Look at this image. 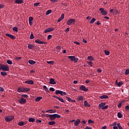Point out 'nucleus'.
Masks as SVG:
<instances>
[{
    "label": "nucleus",
    "instance_id": "obj_2",
    "mask_svg": "<svg viewBox=\"0 0 129 129\" xmlns=\"http://www.w3.org/2000/svg\"><path fill=\"white\" fill-rule=\"evenodd\" d=\"M17 91L18 92H28L30 91V89L27 88L20 87L17 89Z\"/></svg>",
    "mask_w": 129,
    "mask_h": 129
},
{
    "label": "nucleus",
    "instance_id": "obj_51",
    "mask_svg": "<svg viewBox=\"0 0 129 129\" xmlns=\"http://www.w3.org/2000/svg\"><path fill=\"white\" fill-rule=\"evenodd\" d=\"M88 64L89 66H90L91 67H92V62L91 61L88 62Z\"/></svg>",
    "mask_w": 129,
    "mask_h": 129
},
{
    "label": "nucleus",
    "instance_id": "obj_47",
    "mask_svg": "<svg viewBox=\"0 0 129 129\" xmlns=\"http://www.w3.org/2000/svg\"><path fill=\"white\" fill-rule=\"evenodd\" d=\"M125 75H128L129 74V69H127L125 72Z\"/></svg>",
    "mask_w": 129,
    "mask_h": 129
},
{
    "label": "nucleus",
    "instance_id": "obj_57",
    "mask_svg": "<svg viewBox=\"0 0 129 129\" xmlns=\"http://www.w3.org/2000/svg\"><path fill=\"white\" fill-rule=\"evenodd\" d=\"M125 109L126 110H129V106L128 105L126 106L125 107Z\"/></svg>",
    "mask_w": 129,
    "mask_h": 129
},
{
    "label": "nucleus",
    "instance_id": "obj_45",
    "mask_svg": "<svg viewBox=\"0 0 129 129\" xmlns=\"http://www.w3.org/2000/svg\"><path fill=\"white\" fill-rule=\"evenodd\" d=\"M13 30L14 31V32H18V28L17 27H13Z\"/></svg>",
    "mask_w": 129,
    "mask_h": 129
},
{
    "label": "nucleus",
    "instance_id": "obj_62",
    "mask_svg": "<svg viewBox=\"0 0 129 129\" xmlns=\"http://www.w3.org/2000/svg\"><path fill=\"white\" fill-rule=\"evenodd\" d=\"M122 103H119V104H118V107H121V105H122Z\"/></svg>",
    "mask_w": 129,
    "mask_h": 129
},
{
    "label": "nucleus",
    "instance_id": "obj_34",
    "mask_svg": "<svg viewBox=\"0 0 129 129\" xmlns=\"http://www.w3.org/2000/svg\"><path fill=\"white\" fill-rule=\"evenodd\" d=\"M78 100L79 101H81V100H83V96H79V97L78 98Z\"/></svg>",
    "mask_w": 129,
    "mask_h": 129
},
{
    "label": "nucleus",
    "instance_id": "obj_13",
    "mask_svg": "<svg viewBox=\"0 0 129 129\" xmlns=\"http://www.w3.org/2000/svg\"><path fill=\"white\" fill-rule=\"evenodd\" d=\"M49 84H52L53 85L56 84V82L55 80L53 78L50 79Z\"/></svg>",
    "mask_w": 129,
    "mask_h": 129
},
{
    "label": "nucleus",
    "instance_id": "obj_5",
    "mask_svg": "<svg viewBox=\"0 0 129 129\" xmlns=\"http://www.w3.org/2000/svg\"><path fill=\"white\" fill-rule=\"evenodd\" d=\"M75 23V20L73 19H70L68 20L67 21V25H69V26H71V25H74Z\"/></svg>",
    "mask_w": 129,
    "mask_h": 129
},
{
    "label": "nucleus",
    "instance_id": "obj_37",
    "mask_svg": "<svg viewBox=\"0 0 129 129\" xmlns=\"http://www.w3.org/2000/svg\"><path fill=\"white\" fill-rule=\"evenodd\" d=\"M47 64H51V65H53L54 63V61H47Z\"/></svg>",
    "mask_w": 129,
    "mask_h": 129
},
{
    "label": "nucleus",
    "instance_id": "obj_39",
    "mask_svg": "<svg viewBox=\"0 0 129 129\" xmlns=\"http://www.w3.org/2000/svg\"><path fill=\"white\" fill-rule=\"evenodd\" d=\"M104 53H105V55H106L107 56H108V55H109V54H110L109 51H107V50H105Z\"/></svg>",
    "mask_w": 129,
    "mask_h": 129
},
{
    "label": "nucleus",
    "instance_id": "obj_59",
    "mask_svg": "<svg viewBox=\"0 0 129 129\" xmlns=\"http://www.w3.org/2000/svg\"><path fill=\"white\" fill-rule=\"evenodd\" d=\"M22 57H17L15 58V60H18L19 61V60H20V59H21Z\"/></svg>",
    "mask_w": 129,
    "mask_h": 129
},
{
    "label": "nucleus",
    "instance_id": "obj_17",
    "mask_svg": "<svg viewBox=\"0 0 129 129\" xmlns=\"http://www.w3.org/2000/svg\"><path fill=\"white\" fill-rule=\"evenodd\" d=\"M79 123H80V119H77L75 121L74 124H75V126H78L79 125Z\"/></svg>",
    "mask_w": 129,
    "mask_h": 129
},
{
    "label": "nucleus",
    "instance_id": "obj_56",
    "mask_svg": "<svg viewBox=\"0 0 129 129\" xmlns=\"http://www.w3.org/2000/svg\"><path fill=\"white\" fill-rule=\"evenodd\" d=\"M58 1H59V0H50V2H51V3H54L58 2Z\"/></svg>",
    "mask_w": 129,
    "mask_h": 129
},
{
    "label": "nucleus",
    "instance_id": "obj_63",
    "mask_svg": "<svg viewBox=\"0 0 129 129\" xmlns=\"http://www.w3.org/2000/svg\"><path fill=\"white\" fill-rule=\"evenodd\" d=\"M116 124H117V123H116V122H114L112 124V125H113V126H115V125H116Z\"/></svg>",
    "mask_w": 129,
    "mask_h": 129
},
{
    "label": "nucleus",
    "instance_id": "obj_15",
    "mask_svg": "<svg viewBox=\"0 0 129 129\" xmlns=\"http://www.w3.org/2000/svg\"><path fill=\"white\" fill-rule=\"evenodd\" d=\"M28 122V121H20L18 122V125H20V126H23V125H25Z\"/></svg>",
    "mask_w": 129,
    "mask_h": 129
},
{
    "label": "nucleus",
    "instance_id": "obj_4",
    "mask_svg": "<svg viewBox=\"0 0 129 129\" xmlns=\"http://www.w3.org/2000/svg\"><path fill=\"white\" fill-rule=\"evenodd\" d=\"M69 59L71 60L72 62H74L75 63H77L78 62V58H76L75 56H69L68 57Z\"/></svg>",
    "mask_w": 129,
    "mask_h": 129
},
{
    "label": "nucleus",
    "instance_id": "obj_36",
    "mask_svg": "<svg viewBox=\"0 0 129 129\" xmlns=\"http://www.w3.org/2000/svg\"><path fill=\"white\" fill-rule=\"evenodd\" d=\"M7 63L9 65H12V64H13V61H12V60H8L7 61Z\"/></svg>",
    "mask_w": 129,
    "mask_h": 129
},
{
    "label": "nucleus",
    "instance_id": "obj_61",
    "mask_svg": "<svg viewBox=\"0 0 129 129\" xmlns=\"http://www.w3.org/2000/svg\"><path fill=\"white\" fill-rule=\"evenodd\" d=\"M74 44H76V45H80V43L77 41H74Z\"/></svg>",
    "mask_w": 129,
    "mask_h": 129
},
{
    "label": "nucleus",
    "instance_id": "obj_23",
    "mask_svg": "<svg viewBox=\"0 0 129 129\" xmlns=\"http://www.w3.org/2000/svg\"><path fill=\"white\" fill-rule=\"evenodd\" d=\"M64 19V14L61 15L60 18H59L57 20L58 23H60V21H62Z\"/></svg>",
    "mask_w": 129,
    "mask_h": 129
},
{
    "label": "nucleus",
    "instance_id": "obj_10",
    "mask_svg": "<svg viewBox=\"0 0 129 129\" xmlns=\"http://www.w3.org/2000/svg\"><path fill=\"white\" fill-rule=\"evenodd\" d=\"M80 90H83V91H85V92L88 91V89H86L85 88V86H84V85L81 86L80 87Z\"/></svg>",
    "mask_w": 129,
    "mask_h": 129
},
{
    "label": "nucleus",
    "instance_id": "obj_20",
    "mask_svg": "<svg viewBox=\"0 0 129 129\" xmlns=\"http://www.w3.org/2000/svg\"><path fill=\"white\" fill-rule=\"evenodd\" d=\"M84 106H86V107H90V104L88 103L87 101H84Z\"/></svg>",
    "mask_w": 129,
    "mask_h": 129
},
{
    "label": "nucleus",
    "instance_id": "obj_38",
    "mask_svg": "<svg viewBox=\"0 0 129 129\" xmlns=\"http://www.w3.org/2000/svg\"><path fill=\"white\" fill-rule=\"evenodd\" d=\"M55 94H61V91L58 90H56L55 92Z\"/></svg>",
    "mask_w": 129,
    "mask_h": 129
},
{
    "label": "nucleus",
    "instance_id": "obj_32",
    "mask_svg": "<svg viewBox=\"0 0 129 129\" xmlns=\"http://www.w3.org/2000/svg\"><path fill=\"white\" fill-rule=\"evenodd\" d=\"M88 60H91L92 61H93L94 60L93 56H89L87 58Z\"/></svg>",
    "mask_w": 129,
    "mask_h": 129
},
{
    "label": "nucleus",
    "instance_id": "obj_53",
    "mask_svg": "<svg viewBox=\"0 0 129 129\" xmlns=\"http://www.w3.org/2000/svg\"><path fill=\"white\" fill-rule=\"evenodd\" d=\"M102 71L101 70V69H97V72H98V73H101Z\"/></svg>",
    "mask_w": 129,
    "mask_h": 129
},
{
    "label": "nucleus",
    "instance_id": "obj_58",
    "mask_svg": "<svg viewBox=\"0 0 129 129\" xmlns=\"http://www.w3.org/2000/svg\"><path fill=\"white\" fill-rule=\"evenodd\" d=\"M55 112H56V110H54L53 111H51L49 112V113H55Z\"/></svg>",
    "mask_w": 129,
    "mask_h": 129
},
{
    "label": "nucleus",
    "instance_id": "obj_35",
    "mask_svg": "<svg viewBox=\"0 0 129 129\" xmlns=\"http://www.w3.org/2000/svg\"><path fill=\"white\" fill-rule=\"evenodd\" d=\"M95 21H96V19H95V18H93L91 21H90V24H93Z\"/></svg>",
    "mask_w": 129,
    "mask_h": 129
},
{
    "label": "nucleus",
    "instance_id": "obj_43",
    "mask_svg": "<svg viewBox=\"0 0 129 129\" xmlns=\"http://www.w3.org/2000/svg\"><path fill=\"white\" fill-rule=\"evenodd\" d=\"M57 99L61 102H64V100L60 97H59L58 99Z\"/></svg>",
    "mask_w": 129,
    "mask_h": 129
},
{
    "label": "nucleus",
    "instance_id": "obj_11",
    "mask_svg": "<svg viewBox=\"0 0 129 129\" xmlns=\"http://www.w3.org/2000/svg\"><path fill=\"white\" fill-rule=\"evenodd\" d=\"M6 36H7V37H9V38H11V39H12V40H15V39H16V36H15L12 34L7 33L6 34Z\"/></svg>",
    "mask_w": 129,
    "mask_h": 129
},
{
    "label": "nucleus",
    "instance_id": "obj_44",
    "mask_svg": "<svg viewBox=\"0 0 129 129\" xmlns=\"http://www.w3.org/2000/svg\"><path fill=\"white\" fill-rule=\"evenodd\" d=\"M43 89H45V91H48V88H47V86H46L45 85L43 86Z\"/></svg>",
    "mask_w": 129,
    "mask_h": 129
},
{
    "label": "nucleus",
    "instance_id": "obj_1",
    "mask_svg": "<svg viewBox=\"0 0 129 129\" xmlns=\"http://www.w3.org/2000/svg\"><path fill=\"white\" fill-rule=\"evenodd\" d=\"M46 115H49V119L50 120H54L55 118H60L61 117V115L58 114H46Z\"/></svg>",
    "mask_w": 129,
    "mask_h": 129
},
{
    "label": "nucleus",
    "instance_id": "obj_18",
    "mask_svg": "<svg viewBox=\"0 0 129 129\" xmlns=\"http://www.w3.org/2000/svg\"><path fill=\"white\" fill-rule=\"evenodd\" d=\"M25 83H26V84H30V85H32L34 83V81L32 80H28L25 81Z\"/></svg>",
    "mask_w": 129,
    "mask_h": 129
},
{
    "label": "nucleus",
    "instance_id": "obj_48",
    "mask_svg": "<svg viewBox=\"0 0 129 129\" xmlns=\"http://www.w3.org/2000/svg\"><path fill=\"white\" fill-rule=\"evenodd\" d=\"M28 49H33V46L31 44H29L28 45Z\"/></svg>",
    "mask_w": 129,
    "mask_h": 129
},
{
    "label": "nucleus",
    "instance_id": "obj_33",
    "mask_svg": "<svg viewBox=\"0 0 129 129\" xmlns=\"http://www.w3.org/2000/svg\"><path fill=\"white\" fill-rule=\"evenodd\" d=\"M60 95L62 96V95H67V93H66V92H63L62 91H60Z\"/></svg>",
    "mask_w": 129,
    "mask_h": 129
},
{
    "label": "nucleus",
    "instance_id": "obj_52",
    "mask_svg": "<svg viewBox=\"0 0 129 129\" xmlns=\"http://www.w3.org/2000/svg\"><path fill=\"white\" fill-rule=\"evenodd\" d=\"M52 38V35H48L47 36V40H50Z\"/></svg>",
    "mask_w": 129,
    "mask_h": 129
},
{
    "label": "nucleus",
    "instance_id": "obj_24",
    "mask_svg": "<svg viewBox=\"0 0 129 129\" xmlns=\"http://www.w3.org/2000/svg\"><path fill=\"white\" fill-rule=\"evenodd\" d=\"M28 63L30 64V65H33V64H36V61L33 60H29L28 61Z\"/></svg>",
    "mask_w": 129,
    "mask_h": 129
},
{
    "label": "nucleus",
    "instance_id": "obj_46",
    "mask_svg": "<svg viewBox=\"0 0 129 129\" xmlns=\"http://www.w3.org/2000/svg\"><path fill=\"white\" fill-rule=\"evenodd\" d=\"M88 123H94V121H93L91 119H89L88 120Z\"/></svg>",
    "mask_w": 129,
    "mask_h": 129
},
{
    "label": "nucleus",
    "instance_id": "obj_64",
    "mask_svg": "<svg viewBox=\"0 0 129 129\" xmlns=\"http://www.w3.org/2000/svg\"><path fill=\"white\" fill-rule=\"evenodd\" d=\"M85 129H92V128L91 127L87 126Z\"/></svg>",
    "mask_w": 129,
    "mask_h": 129
},
{
    "label": "nucleus",
    "instance_id": "obj_12",
    "mask_svg": "<svg viewBox=\"0 0 129 129\" xmlns=\"http://www.w3.org/2000/svg\"><path fill=\"white\" fill-rule=\"evenodd\" d=\"M52 31H54L53 28H49L47 29H45L44 30V33H49V32H52Z\"/></svg>",
    "mask_w": 129,
    "mask_h": 129
},
{
    "label": "nucleus",
    "instance_id": "obj_41",
    "mask_svg": "<svg viewBox=\"0 0 129 129\" xmlns=\"http://www.w3.org/2000/svg\"><path fill=\"white\" fill-rule=\"evenodd\" d=\"M117 127H118L119 129H122L121 126H120V123H118L117 124Z\"/></svg>",
    "mask_w": 129,
    "mask_h": 129
},
{
    "label": "nucleus",
    "instance_id": "obj_42",
    "mask_svg": "<svg viewBox=\"0 0 129 129\" xmlns=\"http://www.w3.org/2000/svg\"><path fill=\"white\" fill-rule=\"evenodd\" d=\"M34 38H35V37H34V35L33 34V33H31L30 36V39H31V40H33Z\"/></svg>",
    "mask_w": 129,
    "mask_h": 129
},
{
    "label": "nucleus",
    "instance_id": "obj_21",
    "mask_svg": "<svg viewBox=\"0 0 129 129\" xmlns=\"http://www.w3.org/2000/svg\"><path fill=\"white\" fill-rule=\"evenodd\" d=\"M15 4H23L24 1H23V0H15Z\"/></svg>",
    "mask_w": 129,
    "mask_h": 129
},
{
    "label": "nucleus",
    "instance_id": "obj_16",
    "mask_svg": "<svg viewBox=\"0 0 129 129\" xmlns=\"http://www.w3.org/2000/svg\"><path fill=\"white\" fill-rule=\"evenodd\" d=\"M33 20H34V18H33L32 17H29V23L30 26H32V25H33Z\"/></svg>",
    "mask_w": 129,
    "mask_h": 129
},
{
    "label": "nucleus",
    "instance_id": "obj_6",
    "mask_svg": "<svg viewBox=\"0 0 129 129\" xmlns=\"http://www.w3.org/2000/svg\"><path fill=\"white\" fill-rule=\"evenodd\" d=\"M99 10L101 12V14H102V16H106V15H107V12H106L104 9L100 8Z\"/></svg>",
    "mask_w": 129,
    "mask_h": 129
},
{
    "label": "nucleus",
    "instance_id": "obj_27",
    "mask_svg": "<svg viewBox=\"0 0 129 129\" xmlns=\"http://www.w3.org/2000/svg\"><path fill=\"white\" fill-rule=\"evenodd\" d=\"M55 123H56V122L54 121H51L48 122V124H49V125H54Z\"/></svg>",
    "mask_w": 129,
    "mask_h": 129
},
{
    "label": "nucleus",
    "instance_id": "obj_54",
    "mask_svg": "<svg viewBox=\"0 0 129 129\" xmlns=\"http://www.w3.org/2000/svg\"><path fill=\"white\" fill-rule=\"evenodd\" d=\"M4 88L0 87V91H1V92H4Z\"/></svg>",
    "mask_w": 129,
    "mask_h": 129
},
{
    "label": "nucleus",
    "instance_id": "obj_7",
    "mask_svg": "<svg viewBox=\"0 0 129 129\" xmlns=\"http://www.w3.org/2000/svg\"><path fill=\"white\" fill-rule=\"evenodd\" d=\"M18 102H19V103L21 104H25V103L27 102V100L23 98H21L18 101Z\"/></svg>",
    "mask_w": 129,
    "mask_h": 129
},
{
    "label": "nucleus",
    "instance_id": "obj_30",
    "mask_svg": "<svg viewBox=\"0 0 129 129\" xmlns=\"http://www.w3.org/2000/svg\"><path fill=\"white\" fill-rule=\"evenodd\" d=\"M1 75L2 76H6V75H8V74H7V72H2L1 73Z\"/></svg>",
    "mask_w": 129,
    "mask_h": 129
},
{
    "label": "nucleus",
    "instance_id": "obj_25",
    "mask_svg": "<svg viewBox=\"0 0 129 129\" xmlns=\"http://www.w3.org/2000/svg\"><path fill=\"white\" fill-rule=\"evenodd\" d=\"M43 98V97H37L35 98V101L38 102V101H40V100H41V99H42Z\"/></svg>",
    "mask_w": 129,
    "mask_h": 129
},
{
    "label": "nucleus",
    "instance_id": "obj_40",
    "mask_svg": "<svg viewBox=\"0 0 129 129\" xmlns=\"http://www.w3.org/2000/svg\"><path fill=\"white\" fill-rule=\"evenodd\" d=\"M123 83L122 82H119L118 83H117V86H118L119 87H120V86H121V85H122Z\"/></svg>",
    "mask_w": 129,
    "mask_h": 129
},
{
    "label": "nucleus",
    "instance_id": "obj_55",
    "mask_svg": "<svg viewBox=\"0 0 129 129\" xmlns=\"http://www.w3.org/2000/svg\"><path fill=\"white\" fill-rule=\"evenodd\" d=\"M49 90L50 91H55V89H54V88H49Z\"/></svg>",
    "mask_w": 129,
    "mask_h": 129
},
{
    "label": "nucleus",
    "instance_id": "obj_8",
    "mask_svg": "<svg viewBox=\"0 0 129 129\" xmlns=\"http://www.w3.org/2000/svg\"><path fill=\"white\" fill-rule=\"evenodd\" d=\"M13 119H14V116H10L5 118L6 121H11V120H13Z\"/></svg>",
    "mask_w": 129,
    "mask_h": 129
},
{
    "label": "nucleus",
    "instance_id": "obj_29",
    "mask_svg": "<svg viewBox=\"0 0 129 129\" xmlns=\"http://www.w3.org/2000/svg\"><path fill=\"white\" fill-rule=\"evenodd\" d=\"M117 116H118V118H121V117H122L123 115H122V114H121V113L118 112Z\"/></svg>",
    "mask_w": 129,
    "mask_h": 129
},
{
    "label": "nucleus",
    "instance_id": "obj_19",
    "mask_svg": "<svg viewBox=\"0 0 129 129\" xmlns=\"http://www.w3.org/2000/svg\"><path fill=\"white\" fill-rule=\"evenodd\" d=\"M99 98H100L101 99H106L108 98V96L104 95L100 96Z\"/></svg>",
    "mask_w": 129,
    "mask_h": 129
},
{
    "label": "nucleus",
    "instance_id": "obj_60",
    "mask_svg": "<svg viewBox=\"0 0 129 129\" xmlns=\"http://www.w3.org/2000/svg\"><path fill=\"white\" fill-rule=\"evenodd\" d=\"M87 20H88V21H90V20H91V17L88 16L87 17Z\"/></svg>",
    "mask_w": 129,
    "mask_h": 129
},
{
    "label": "nucleus",
    "instance_id": "obj_50",
    "mask_svg": "<svg viewBox=\"0 0 129 129\" xmlns=\"http://www.w3.org/2000/svg\"><path fill=\"white\" fill-rule=\"evenodd\" d=\"M22 97H24L25 98H28V96L26 94H24L22 95Z\"/></svg>",
    "mask_w": 129,
    "mask_h": 129
},
{
    "label": "nucleus",
    "instance_id": "obj_14",
    "mask_svg": "<svg viewBox=\"0 0 129 129\" xmlns=\"http://www.w3.org/2000/svg\"><path fill=\"white\" fill-rule=\"evenodd\" d=\"M36 44H47V42H43L39 39H37L35 41Z\"/></svg>",
    "mask_w": 129,
    "mask_h": 129
},
{
    "label": "nucleus",
    "instance_id": "obj_26",
    "mask_svg": "<svg viewBox=\"0 0 129 129\" xmlns=\"http://www.w3.org/2000/svg\"><path fill=\"white\" fill-rule=\"evenodd\" d=\"M66 97L68 98V101H69L70 102H76L75 100L71 99L70 97Z\"/></svg>",
    "mask_w": 129,
    "mask_h": 129
},
{
    "label": "nucleus",
    "instance_id": "obj_28",
    "mask_svg": "<svg viewBox=\"0 0 129 129\" xmlns=\"http://www.w3.org/2000/svg\"><path fill=\"white\" fill-rule=\"evenodd\" d=\"M28 121H29V122H34V121H35V118H29Z\"/></svg>",
    "mask_w": 129,
    "mask_h": 129
},
{
    "label": "nucleus",
    "instance_id": "obj_9",
    "mask_svg": "<svg viewBox=\"0 0 129 129\" xmlns=\"http://www.w3.org/2000/svg\"><path fill=\"white\" fill-rule=\"evenodd\" d=\"M2 70L3 71H9L10 68L7 65H3Z\"/></svg>",
    "mask_w": 129,
    "mask_h": 129
},
{
    "label": "nucleus",
    "instance_id": "obj_22",
    "mask_svg": "<svg viewBox=\"0 0 129 129\" xmlns=\"http://www.w3.org/2000/svg\"><path fill=\"white\" fill-rule=\"evenodd\" d=\"M64 19V14L61 15L60 18H59L57 20L58 23H60V21H62Z\"/></svg>",
    "mask_w": 129,
    "mask_h": 129
},
{
    "label": "nucleus",
    "instance_id": "obj_31",
    "mask_svg": "<svg viewBox=\"0 0 129 129\" xmlns=\"http://www.w3.org/2000/svg\"><path fill=\"white\" fill-rule=\"evenodd\" d=\"M51 13H52V10H48V11L46 12L45 15H46V16H48V15H50V14H51Z\"/></svg>",
    "mask_w": 129,
    "mask_h": 129
},
{
    "label": "nucleus",
    "instance_id": "obj_3",
    "mask_svg": "<svg viewBox=\"0 0 129 129\" xmlns=\"http://www.w3.org/2000/svg\"><path fill=\"white\" fill-rule=\"evenodd\" d=\"M105 102L101 103L98 105V107H99V108H101L103 110L107 109V108H108V106H105Z\"/></svg>",
    "mask_w": 129,
    "mask_h": 129
},
{
    "label": "nucleus",
    "instance_id": "obj_49",
    "mask_svg": "<svg viewBox=\"0 0 129 129\" xmlns=\"http://www.w3.org/2000/svg\"><path fill=\"white\" fill-rule=\"evenodd\" d=\"M40 5V3H36L34 4V7H38Z\"/></svg>",
    "mask_w": 129,
    "mask_h": 129
}]
</instances>
